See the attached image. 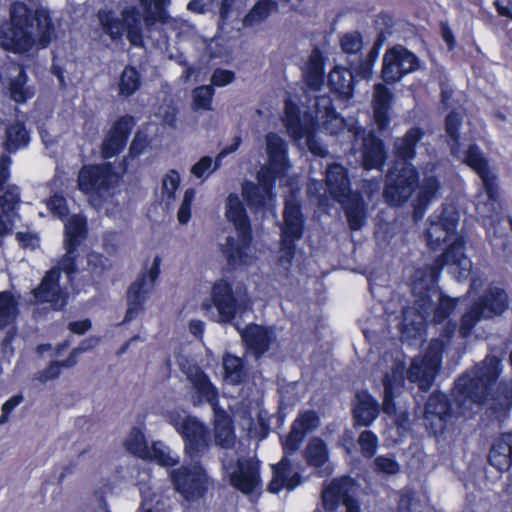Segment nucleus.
I'll use <instances>...</instances> for the list:
<instances>
[{"label": "nucleus", "instance_id": "nucleus-30", "mask_svg": "<svg viewBox=\"0 0 512 512\" xmlns=\"http://www.w3.org/2000/svg\"><path fill=\"white\" fill-rule=\"evenodd\" d=\"M241 336L248 349L259 356L268 350L273 339V332L263 326L251 324L241 331Z\"/></svg>", "mask_w": 512, "mask_h": 512}, {"label": "nucleus", "instance_id": "nucleus-6", "mask_svg": "<svg viewBox=\"0 0 512 512\" xmlns=\"http://www.w3.org/2000/svg\"><path fill=\"white\" fill-rule=\"evenodd\" d=\"M204 310L215 308L219 323H230L236 315H242L251 308V299L246 285L232 277L216 280L210 291V301L202 303Z\"/></svg>", "mask_w": 512, "mask_h": 512}, {"label": "nucleus", "instance_id": "nucleus-51", "mask_svg": "<svg viewBox=\"0 0 512 512\" xmlns=\"http://www.w3.org/2000/svg\"><path fill=\"white\" fill-rule=\"evenodd\" d=\"M141 85L140 76L135 68L126 67L121 73L119 80V94L130 96L135 93Z\"/></svg>", "mask_w": 512, "mask_h": 512}, {"label": "nucleus", "instance_id": "nucleus-57", "mask_svg": "<svg viewBox=\"0 0 512 512\" xmlns=\"http://www.w3.org/2000/svg\"><path fill=\"white\" fill-rule=\"evenodd\" d=\"M358 443L361 453L365 458H372L378 448V437L370 430H364L360 433Z\"/></svg>", "mask_w": 512, "mask_h": 512}, {"label": "nucleus", "instance_id": "nucleus-26", "mask_svg": "<svg viewBox=\"0 0 512 512\" xmlns=\"http://www.w3.org/2000/svg\"><path fill=\"white\" fill-rule=\"evenodd\" d=\"M326 186L329 194L337 201H344V198L353 192L350 189V181L344 166L338 163L330 164L326 169Z\"/></svg>", "mask_w": 512, "mask_h": 512}, {"label": "nucleus", "instance_id": "nucleus-13", "mask_svg": "<svg viewBox=\"0 0 512 512\" xmlns=\"http://www.w3.org/2000/svg\"><path fill=\"white\" fill-rule=\"evenodd\" d=\"M161 258L156 256L148 270L142 271L127 290V311L124 322L134 320L142 311L160 274Z\"/></svg>", "mask_w": 512, "mask_h": 512}, {"label": "nucleus", "instance_id": "nucleus-40", "mask_svg": "<svg viewBox=\"0 0 512 512\" xmlns=\"http://www.w3.org/2000/svg\"><path fill=\"white\" fill-rule=\"evenodd\" d=\"M332 91L343 99H349L353 94V74L343 69H333L328 75Z\"/></svg>", "mask_w": 512, "mask_h": 512}, {"label": "nucleus", "instance_id": "nucleus-42", "mask_svg": "<svg viewBox=\"0 0 512 512\" xmlns=\"http://www.w3.org/2000/svg\"><path fill=\"white\" fill-rule=\"evenodd\" d=\"M215 428V443L225 449L235 445L236 435L234 431L235 418H213Z\"/></svg>", "mask_w": 512, "mask_h": 512}, {"label": "nucleus", "instance_id": "nucleus-49", "mask_svg": "<svg viewBox=\"0 0 512 512\" xmlns=\"http://www.w3.org/2000/svg\"><path fill=\"white\" fill-rule=\"evenodd\" d=\"M316 93H310L308 99L313 97V104L308 106V113L310 117L318 123V120L329 116V114L335 112L332 105V99L329 95H315Z\"/></svg>", "mask_w": 512, "mask_h": 512}, {"label": "nucleus", "instance_id": "nucleus-56", "mask_svg": "<svg viewBox=\"0 0 512 512\" xmlns=\"http://www.w3.org/2000/svg\"><path fill=\"white\" fill-rule=\"evenodd\" d=\"M438 188V181L436 180L435 177H428L427 179L424 180L420 187V192L418 196L419 204L415 208V217H418L421 206H426L430 199L434 197V195L438 191Z\"/></svg>", "mask_w": 512, "mask_h": 512}, {"label": "nucleus", "instance_id": "nucleus-17", "mask_svg": "<svg viewBox=\"0 0 512 512\" xmlns=\"http://www.w3.org/2000/svg\"><path fill=\"white\" fill-rule=\"evenodd\" d=\"M289 455L284 453L280 461L271 466L272 478L267 486L270 493L278 494L283 489L292 491L302 484L303 477L299 471H294Z\"/></svg>", "mask_w": 512, "mask_h": 512}, {"label": "nucleus", "instance_id": "nucleus-22", "mask_svg": "<svg viewBox=\"0 0 512 512\" xmlns=\"http://www.w3.org/2000/svg\"><path fill=\"white\" fill-rule=\"evenodd\" d=\"M489 465L494 467L499 476L512 466V432H504L497 437L487 457Z\"/></svg>", "mask_w": 512, "mask_h": 512}, {"label": "nucleus", "instance_id": "nucleus-7", "mask_svg": "<svg viewBox=\"0 0 512 512\" xmlns=\"http://www.w3.org/2000/svg\"><path fill=\"white\" fill-rule=\"evenodd\" d=\"M439 271L435 267H423L415 271L412 281V294L416 305L429 315L433 312L436 323L444 321L456 308L457 299L441 293L436 283Z\"/></svg>", "mask_w": 512, "mask_h": 512}, {"label": "nucleus", "instance_id": "nucleus-25", "mask_svg": "<svg viewBox=\"0 0 512 512\" xmlns=\"http://www.w3.org/2000/svg\"><path fill=\"white\" fill-rule=\"evenodd\" d=\"M428 313L423 312L416 305L414 300V307H408L403 310L402 322L400 326L402 341L411 342L422 338L425 331V320Z\"/></svg>", "mask_w": 512, "mask_h": 512}, {"label": "nucleus", "instance_id": "nucleus-54", "mask_svg": "<svg viewBox=\"0 0 512 512\" xmlns=\"http://www.w3.org/2000/svg\"><path fill=\"white\" fill-rule=\"evenodd\" d=\"M276 7V3L271 0H260L258 1L251 11L244 18V25L253 26L263 20H265L271 10Z\"/></svg>", "mask_w": 512, "mask_h": 512}, {"label": "nucleus", "instance_id": "nucleus-63", "mask_svg": "<svg viewBox=\"0 0 512 512\" xmlns=\"http://www.w3.org/2000/svg\"><path fill=\"white\" fill-rule=\"evenodd\" d=\"M195 197V190L189 188L185 191L181 206L178 210L177 217L181 224H186L191 217V204Z\"/></svg>", "mask_w": 512, "mask_h": 512}, {"label": "nucleus", "instance_id": "nucleus-59", "mask_svg": "<svg viewBox=\"0 0 512 512\" xmlns=\"http://www.w3.org/2000/svg\"><path fill=\"white\" fill-rule=\"evenodd\" d=\"M340 45L344 53L355 55L360 52L363 47L362 36L357 31L346 33L341 37Z\"/></svg>", "mask_w": 512, "mask_h": 512}, {"label": "nucleus", "instance_id": "nucleus-8", "mask_svg": "<svg viewBox=\"0 0 512 512\" xmlns=\"http://www.w3.org/2000/svg\"><path fill=\"white\" fill-rule=\"evenodd\" d=\"M120 176L119 172L112 170L111 163L85 165L78 173V187L88 195L91 206L109 213Z\"/></svg>", "mask_w": 512, "mask_h": 512}, {"label": "nucleus", "instance_id": "nucleus-33", "mask_svg": "<svg viewBox=\"0 0 512 512\" xmlns=\"http://www.w3.org/2000/svg\"><path fill=\"white\" fill-rule=\"evenodd\" d=\"M8 91L10 98L17 103H24L35 94L34 88L27 84L26 73L18 65L10 68Z\"/></svg>", "mask_w": 512, "mask_h": 512}, {"label": "nucleus", "instance_id": "nucleus-41", "mask_svg": "<svg viewBox=\"0 0 512 512\" xmlns=\"http://www.w3.org/2000/svg\"><path fill=\"white\" fill-rule=\"evenodd\" d=\"M29 140V133L22 123L15 122L6 127L4 146L9 153L26 147Z\"/></svg>", "mask_w": 512, "mask_h": 512}, {"label": "nucleus", "instance_id": "nucleus-10", "mask_svg": "<svg viewBox=\"0 0 512 512\" xmlns=\"http://www.w3.org/2000/svg\"><path fill=\"white\" fill-rule=\"evenodd\" d=\"M508 308V296L499 287H488L461 317L459 333L468 337L474 326L482 319L501 315Z\"/></svg>", "mask_w": 512, "mask_h": 512}, {"label": "nucleus", "instance_id": "nucleus-60", "mask_svg": "<svg viewBox=\"0 0 512 512\" xmlns=\"http://www.w3.org/2000/svg\"><path fill=\"white\" fill-rule=\"evenodd\" d=\"M147 460L155 461L161 466H173L176 461L164 450L163 443L161 441H155L152 446L149 447V457Z\"/></svg>", "mask_w": 512, "mask_h": 512}, {"label": "nucleus", "instance_id": "nucleus-37", "mask_svg": "<svg viewBox=\"0 0 512 512\" xmlns=\"http://www.w3.org/2000/svg\"><path fill=\"white\" fill-rule=\"evenodd\" d=\"M345 210L349 226L352 230H359L363 227L367 218L365 203L358 193H352L339 202Z\"/></svg>", "mask_w": 512, "mask_h": 512}, {"label": "nucleus", "instance_id": "nucleus-16", "mask_svg": "<svg viewBox=\"0 0 512 512\" xmlns=\"http://www.w3.org/2000/svg\"><path fill=\"white\" fill-rule=\"evenodd\" d=\"M250 242L251 230L235 231L226 238L222 245V252L229 266L237 268L253 262L254 256Z\"/></svg>", "mask_w": 512, "mask_h": 512}, {"label": "nucleus", "instance_id": "nucleus-32", "mask_svg": "<svg viewBox=\"0 0 512 512\" xmlns=\"http://www.w3.org/2000/svg\"><path fill=\"white\" fill-rule=\"evenodd\" d=\"M295 108L290 106V104H286V114H287V128L288 130L296 137V138H306V145L311 153L317 156H325L327 154L326 149L321 145L318 139L310 133L308 130L304 129L298 121V117L296 113H294Z\"/></svg>", "mask_w": 512, "mask_h": 512}, {"label": "nucleus", "instance_id": "nucleus-47", "mask_svg": "<svg viewBox=\"0 0 512 512\" xmlns=\"http://www.w3.org/2000/svg\"><path fill=\"white\" fill-rule=\"evenodd\" d=\"M215 90L212 85H202L191 92V109L197 111H211Z\"/></svg>", "mask_w": 512, "mask_h": 512}, {"label": "nucleus", "instance_id": "nucleus-24", "mask_svg": "<svg viewBox=\"0 0 512 512\" xmlns=\"http://www.w3.org/2000/svg\"><path fill=\"white\" fill-rule=\"evenodd\" d=\"M132 127L131 116H123L114 124L102 145V156L105 159L115 156L125 147Z\"/></svg>", "mask_w": 512, "mask_h": 512}, {"label": "nucleus", "instance_id": "nucleus-50", "mask_svg": "<svg viewBox=\"0 0 512 512\" xmlns=\"http://www.w3.org/2000/svg\"><path fill=\"white\" fill-rule=\"evenodd\" d=\"M378 412V403L370 394L362 391L356 395L353 416H377Z\"/></svg>", "mask_w": 512, "mask_h": 512}, {"label": "nucleus", "instance_id": "nucleus-11", "mask_svg": "<svg viewBox=\"0 0 512 512\" xmlns=\"http://www.w3.org/2000/svg\"><path fill=\"white\" fill-rule=\"evenodd\" d=\"M170 478L175 490L189 502L204 498L212 484L201 465H182L171 471Z\"/></svg>", "mask_w": 512, "mask_h": 512}, {"label": "nucleus", "instance_id": "nucleus-9", "mask_svg": "<svg viewBox=\"0 0 512 512\" xmlns=\"http://www.w3.org/2000/svg\"><path fill=\"white\" fill-rule=\"evenodd\" d=\"M455 329V323H447L440 337L430 342L424 356L412 360L407 375L410 382L416 383L424 391L431 387L441 365L443 349L449 344Z\"/></svg>", "mask_w": 512, "mask_h": 512}, {"label": "nucleus", "instance_id": "nucleus-44", "mask_svg": "<svg viewBox=\"0 0 512 512\" xmlns=\"http://www.w3.org/2000/svg\"><path fill=\"white\" fill-rule=\"evenodd\" d=\"M464 161L473 168L480 176L482 182L485 180H496L495 175L490 171L486 159L475 145H471L466 151Z\"/></svg>", "mask_w": 512, "mask_h": 512}, {"label": "nucleus", "instance_id": "nucleus-23", "mask_svg": "<svg viewBox=\"0 0 512 512\" xmlns=\"http://www.w3.org/2000/svg\"><path fill=\"white\" fill-rule=\"evenodd\" d=\"M58 280V270L51 269L34 291V296L38 301L49 302L55 310L62 309L66 304V295L60 288Z\"/></svg>", "mask_w": 512, "mask_h": 512}, {"label": "nucleus", "instance_id": "nucleus-3", "mask_svg": "<svg viewBox=\"0 0 512 512\" xmlns=\"http://www.w3.org/2000/svg\"><path fill=\"white\" fill-rule=\"evenodd\" d=\"M144 15L135 7H127L122 10L119 17L109 10H100L98 20L103 31L112 40H119L126 32L129 42L137 47L143 46V27L150 30L155 24H166L170 16L167 6L170 0H138Z\"/></svg>", "mask_w": 512, "mask_h": 512}, {"label": "nucleus", "instance_id": "nucleus-36", "mask_svg": "<svg viewBox=\"0 0 512 512\" xmlns=\"http://www.w3.org/2000/svg\"><path fill=\"white\" fill-rule=\"evenodd\" d=\"M350 490L348 478H335L322 490V504L326 511L335 512Z\"/></svg>", "mask_w": 512, "mask_h": 512}, {"label": "nucleus", "instance_id": "nucleus-19", "mask_svg": "<svg viewBox=\"0 0 512 512\" xmlns=\"http://www.w3.org/2000/svg\"><path fill=\"white\" fill-rule=\"evenodd\" d=\"M168 422L174 425L182 436L185 443V450L193 455L199 452L203 445L206 427L199 418H167Z\"/></svg>", "mask_w": 512, "mask_h": 512}, {"label": "nucleus", "instance_id": "nucleus-12", "mask_svg": "<svg viewBox=\"0 0 512 512\" xmlns=\"http://www.w3.org/2000/svg\"><path fill=\"white\" fill-rule=\"evenodd\" d=\"M230 485L243 494H251L261 486V462L255 457H239L235 462H223Z\"/></svg>", "mask_w": 512, "mask_h": 512}, {"label": "nucleus", "instance_id": "nucleus-58", "mask_svg": "<svg viewBox=\"0 0 512 512\" xmlns=\"http://www.w3.org/2000/svg\"><path fill=\"white\" fill-rule=\"evenodd\" d=\"M374 469L386 475L399 473L401 467L394 455H379L374 459Z\"/></svg>", "mask_w": 512, "mask_h": 512}, {"label": "nucleus", "instance_id": "nucleus-14", "mask_svg": "<svg viewBox=\"0 0 512 512\" xmlns=\"http://www.w3.org/2000/svg\"><path fill=\"white\" fill-rule=\"evenodd\" d=\"M418 67L419 60L416 55L404 46L396 45L383 55L381 77L385 83L394 84Z\"/></svg>", "mask_w": 512, "mask_h": 512}, {"label": "nucleus", "instance_id": "nucleus-43", "mask_svg": "<svg viewBox=\"0 0 512 512\" xmlns=\"http://www.w3.org/2000/svg\"><path fill=\"white\" fill-rule=\"evenodd\" d=\"M224 380L232 385L241 384L246 378L243 360L229 353L223 356Z\"/></svg>", "mask_w": 512, "mask_h": 512}, {"label": "nucleus", "instance_id": "nucleus-34", "mask_svg": "<svg viewBox=\"0 0 512 512\" xmlns=\"http://www.w3.org/2000/svg\"><path fill=\"white\" fill-rule=\"evenodd\" d=\"M393 94L384 84H376L373 93V110L375 122L380 130L389 125V110Z\"/></svg>", "mask_w": 512, "mask_h": 512}, {"label": "nucleus", "instance_id": "nucleus-20", "mask_svg": "<svg viewBox=\"0 0 512 512\" xmlns=\"http://www.w3.org/2000/svg\"><path fill=\"white\" fill-rule=\"evenodd\" d=\"M303 457L306 464L316 470L319 477H328L333 472V467L328 464L329 449L325 441L319 437H313L307 443Z\"/></svg>", "mask_w": 512, "mask_h": 512}, {"label": "nucleus", "instance_id": "nucleus-1", "mask_svg": "<svg viewBox=\"0 0 512 512\" xmlns=\"http://www.w3.org/2000/svg\"><path fill=\"white\" fill-rule=\"evenodd\" d=\"M502 371L501 359L488 355L473 369L460 376L453 388L454 401L462 412L472 411L477 414L485 408V413L505 415L512 407V382L502 381L495 392L490 394L491 387L496 383Z\"/></svg>", "mask_w": 512, "mask_h": 512}, {"label": "nucleus", "instance_id": "nucleus-55", "mask_svg": "<svg viewBox=\"0 0 512 512\" xmlns=\"http://www.w3.org/2000/svg\"><path fill=\"white\" fill-rule=\"evenodd\" d=\"M357 125L356 122L353 123H346L336 112H333L329 114V116L324 117L321 120H318V123L316 124L319 129H322L329 134H337L341 132L345 128H349L351 125Z\"/></svg>", "mask_w": 512, "mask_h": 512}, {"label": "nucleus", "instance_id": "nucleus-35", "mask_svg": "<svg viewBox=\"0 0 512 512\" xmlns=\"http://www.w3.org/2000/svg\"><path fill=\"white\" fill-rule=\"evenodd\" d=\"M404 384L403 367L396 365L383 378L384 402L383 412L392 415L396 412L393 399L401 391Z\"/></svg>", "mask_w": 512, "mask_h": 512}, {"label": "nucleus", "instance_id": "nucleus-64", "mask_svg": "<svg viewBox=\"0 0 512 512\" xmlns=\"http://www.w3.org/2000/svg\"><path fill=\"white\" fill-rule=\"evenodd\" d=\"M295 242L296 241H289L288 243H285L283 240H281V249L278 263L286 271L292 265V260L295 254Z\"/></svg>", "mask_w": 512, "mask_h": 512}, {"label": "nucleus", "instance_id": "nucleus-61", "mask_svg": "<svg viewBox=\"0 0 512 512\" xmlns=\"http://www.w3.org/2000/svg\"><path fill=\"white\" fill-rule=\"evenodd\" d=\"M180 184V175L176 170H170L162 180V194L168 201L174 200L175 192Z\"/></svg>", "mask_w": 512, "mask_h": 512}, {"label": "nucleus", "instance_id": "nucleus-4", "mask_svg": "<svg viewBox=\"0 0 512 512\" xmlns=\"http://www.w3.org/2000/svg\"><path fill=\"white\" fill-rule=\"evenodd\" d=\"M459 221V213L452 205L442 206L441 210L435 211L429 217V227L425 235L427 245L433 249H438L443 243L452 241L447 250L440 255L435 267L440 271L443 266H454L458 269V279L465 278L470 273L472 262L464 253V240L456 233Z\"/></svg>", "mask_w": 512, "mask_h": 512}, {"label": "nucleus", "instance_id": "nucleus-2", "mask_svg": "<svg viewBox=\"0 0 512 512\" xmlns=\"http://www.w3.org/2000/svg\"><path fill=\"white\" fill-rule=\"evenodd\" d=\"M55 37L50 13L43 6L15 2L10 6L9 20L0 26V46L15 53L46 48Z\"/></svg>", "mask_w": 512, "mask_h": 512}, {"label": "nucleus", "instance_id": "nucleus-29", "mask_svg": "<svg viewBox=\"0 0 512 512\" xmlns=\"http://www.w3.org/2000/svg\"><path fill=\"white\" fill-rule=\"evenodd\" d=\"M265 140L272 172L275 175L283 174L288 166L287 145L285 141L279 135L272 132L266 135Z\"/></svg>", "mask_w": 512, "mask_h": 512}, {"label": "nucleus", "instance_id": "nucleus-28", "mask_svg": "<svg viewBox=\"0 0 512 512\" xmlns=\"http://www.w3.org/2000/svg\"><path fill=\"white\" fill-rule=\"evenodd\" d=\"M242 195L248 204L255 209L263 208L272 210L274 207L271 184L268 182L261 184L245 182L242 185Z\"/></svg>", "mask_w": 512, "mask_h": 512}, {"label": "nucleus", "instance_id": "nucleus-48", "mask_svg": "<svg viewBox=\"0 0 512 512\" xmlns=\"http://www.w3.org/2000/svg\"><path fill=\"white\" fill-rule=\"evenodd\" d=\"M85 219L80 215H73L65 225V247L77 248L85 233Z\"/></svg>", "mask_w": 512, "mask_h": 512}, {"label": "nucleus", "instance_id": "nucleus-38", "mask_svg": "<svg viewBox=\"0 0 512 512\" xmlns=\"http://www.w3.org/2000/svg\"><path fill=\"white\" fill-rule=\"evenodd\" d=\"M225 215L233 223L235 231L251 230L246 210L239 195L231 193L225 202Z\"/></svg>", "mask_w": 512, "mask_h": 512}, {"label": "nucleus", "instance_id": "nucleus-46", "mask_svg": "<svg viewBox=\"0 0 512 512\" xmlns=\"http://www.w3.org/2000/svg\"><path fill=\"white\" fill-rule=\"evenodd\" d=\"M18 312L15 297L8 291L0 292V330L14 323Z\"/></svg>", "mask_w": 512, "mask_h": 512}, {"label": "nucleus", "instance_id": "nucleus-21", "mask_svg": "<svg viewBox=\"0 0 512 512\" xmlns=\"http://www.w3.org/2000/svg\"><path fill=\"white\" fill-rule=\"evenodd\" d=\"M283 224L281 226V240L285 243L298 241L303 234V215L298 202L290 196L285 201L283 212Z\"/></svg>", "mask_w": 512, "mask_h": 512}, {"label": "nucleus", "instance_id": "nucleus-15", "mask_svg": "<svg viewBox=\"0 0 512 512\" xmlns=\"http://www.w3.org/2000/svg\"><path fill=\"white\" fill-rule=\"evenodd\" d=\"M348 133L353 137V148L359 144L363 165L366 169L378 168L384 164L386 153L381 140L376 138L370 131L366 132L358 125H351Z\"/></svg>", "mask_w": 512, "mask_h": 512}, {"label": "nucleus", "instance_id": "nucleus-53", "mask_svg": "<svg viewBox=\"0 0 512 512\" xmlns=\"http://www.w3.org/2000/svg\"><path fill=\"white\" fill-rule=\"evenodd\" d=\"M423 416H450V407L445 394H432L425 404Z\"/></svg>", "mask_w": 512, "mask_h": 512}, {"label": "nucleus", "instance_id": "nucleus-5", "mask_svg": "<svg viewBox=\"0 0 512 512\" xmlns=\"http://www.w3.org/2000/svg\"><path fill=\"white\" fill-rule=\"evenodd\" d=\"M423 136L424 132L421 129L412 128L394 142V153L399 161L394 163L387 174L384 189V197L390 205L402 204L416 188L418 173L407 161L414 158L415 148Z\"/></svg>", "mask_w": 512, "mask_h": 512}, {"label": "nucleus", "instance_id": "nucleus-52", "mask_svg": "<svg viewBox=\"0 0 512 512\" xmlns=\"http://www.w3.org/2000/svg\"><path fill=\"white\" fill-rule=\"evenodd\" d=\"M382 42L381 39H378L369 53L366 55L365 59L359 61L354 67V72L360 76L361 78L367 79L370 78L373 74V67L376 62V59L379 55V50L381 48Z\"/></svg>", "mask_w": 512, "mask_h": 512}, {"label": "nucleus", "instance_id": "nucleus-18", "mask_svg": "<svg viewBox=\"0 0 512 512\" xmlns=\"http://www.w3.org/2000/svg\"><path fill=\"white\" fill-rule=\"evenodd\" d=\"M179 369L191 383L200 400L208 402L213 401L217 397V390L210 381L208 375L195 363L183 355L177 357Z\"/></svg>", "mask_w": 512, "mask_h": 512}, {"label": "nucleus", "instance_id": "nucleus-39", "mask_svg": "<svg viewBox=\"0 0 512 512\" xmlns=\"http://www.w3.org/2000/svg\"><path fill=\"white\" fill-rule=\"evenodd\" d=\"M482 183L485 193L477 196L475 206L481 217L489 218L498 208V186L496 180H485Z\"/></svg>", "mask_w": 512, "mask_h": 512}, {"label": "nucleus", "instance_id": "nucleus-62", "mask_svg": "<svg viewBox=\"0 0 512 512\" xmlns=\"http://www.w3.org/2000/svg\"><path fill=\"white\" fill-rule=\"evenodd\" d=\"M213 159L210 156L201 157L192 167L191 174L198 179L206 180L212 171Z\"/></svg>", "mask_w": 512, "mask_h": 512}, {"label": "nucleus", "instance_id": "nucleus-31", "mask_svg": "<svg viewBox=\"0 0 512 512\" xmlns=\"http://www.w3.org/2000/svg\"><path fill=\"white\" fill-rule=\"evenodd\" d=\"M319 421L320 418H295L291 425L290 432L282 441L283 452L286 454L295 453L303 442L308 430L316 426Z\"/></svg>", "mask_w": 512, "mask_h": 512}, {"label": "nucleus", "instance_id": "nucleus-45", "mask_svg": "<svg viewBox=\"0 0 512 512\" xmlns=\"http://www.w3.org/2000/svg\"><path fill=\"white\" fill-rule=\"evenodd\" d=\"M126 450L141 459H148L149 446L140 427H133L124 442Z\"/></svg>", "mask_w": 512, "mask_h": 512}, {"label": "nucleus", "instance_id": "nucleus-27", "mask_svg": "<svg viewBox=\"0 0 512 512\" xmlns=\"http://www.w3.org/2000/svg\"><path fill=\"white\" fill-rule=\"evenodd\" d=\"M303 79L307 87L306 97L321 90L324 84V62L319 49H314L310 54L303 70Z\"/></svg>", "mask_w": 512, "mask_h": 512}]
</instances>
